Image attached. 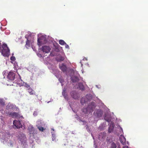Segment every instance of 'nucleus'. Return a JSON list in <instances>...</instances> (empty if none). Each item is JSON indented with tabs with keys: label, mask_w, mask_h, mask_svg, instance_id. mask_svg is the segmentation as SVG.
<instances>
[{
	"label": "nucleus",
	"mask_w": 148,
	"mask_h": 148,
	"mask_svg": "<svg viewBox=\"0 0 148 148\" xmlns=\"http://www.w3.org/2000/svg\"><path fill=\"white\" fill-rule=\"evenodd\" d=\"M70 95L73 99L74 98V92L73 91H72L70 93Z\"/></svg>",
	"instance_id": "22"
},
{
	"label": "nucleus",
	"mask_w": 148,
	"mask_h": 148,
	"mask_svg": "<svg viewBox=\"0 0 148 148\" xmlns=\"http://www.w3.org/2000/svg\"><path fill=\"white\" fill-rule=\"evenodd\" d=\"M42 37H40L39 38H38V45L39 46L43 44V41H45L46 40V39L45 38H44V39H42Z\"/></svg>",
	"instance_id": "10"
},
{
	"label": "nucleus",
	"mask_w": 148,
	"mask_h": 148,
	"mask_svg": "<svg viewBox=\"0 0 148 148\" xmlns=\"http://www.w3.org/2000/svg\"><path fill=\"white\" fill-rule=\"evenodd\" d=\"M50 55H51V56H53V55L51 53H50Z\"/></svg>",
	"instance_id": "35"
},
{
	"label": "nucleus",
	"mask_w": 148,
	"mask_h": 148,
	"mask_svg": "<svg viewBox=\"0 0 148 148\" xmlns=\"http://www.w3.org/2000/svg\"><path fill=\"white\" fill-rule=\"evenodd\" d=\"M60 68L62 71L64 72L66 71L67 68L66 66L64 64H62L60 66Z\"/></svg>",
	"instance_id": "13"
},
{
	"label": "nucleus",
	"mask_w": 148,
	"mask_h": 148,
	"mask_svg": "<svg viewBox=\"0 0 148 148\" xmlns=\"http://www.w3.org/2000/svg\"><path fill=\"white\" fill-rule=\"evenodd\" d=\"M1 43H0V52L1 50Z\"/></svg>",
	"instance_id": "31"
},
{
	"label": "nucleus",
	"mask_w": 148,
	"mask_h": 148,
	"mask_svg": "<svg viewBox=\"0 0 148 148\" xmlns=\"http://www.w3.org/2000/svg\"><path fill=\"white\" fill-rule=\"evenodd\" d=\"M66 93V90L65 89H63L62 92V95L63 96H65V94Z\"/></svg>",
	"instance_id": "25"
},
{
	"label": "nucleus",
	"mask_w": 148,
	"mask_h": 148,
	"mask_svg": "<svg viewBox=\"0 0 148 148\" xmlns=\"http://www.w3.org/2000/svg\"><path fill=\"white\" fill-rule=\"evenodd\" d=\"M114 125L113 123H111L110 124V126L108 128V132H111L114 130Z\"/></svg>",
	"instance_id": "12"
},
{
	"label": "nucleus",
	"mask_w": 148,
	"mask_h": 148,
	"mask_svg": "<svg viewBox=\"0 0 148 148\" xmlns=\"http://www.w3.org/2000/svg\"><path fill=\"white\" fill-rule=\"evenodd\" d=\"M11 115L10 117L13 118H16L18 117L19 114L18 113H17L14 112H12L10 114Z\"/></svg>",
	"instance_id": "11"
},
{
	"label": "nucleus",
	"mask_w": 148,
	"mask_h": 148,
	"mask_svg": "<svg viewBox=\"0 0 148 148\" xmlns=\"http://www.w3.org/2000/svg\"><path fill=\"white\" fill-rule=\"evenodd\" d=\"M13 124L17 128H22V125L19 121L15 120L13 121Z\"/></svg>",
	"instance_id": "6"
},
{
	"label": "nucleus",
	"mask_w": 148,
	"mask_h": 148,
	"mask_svg": "<svg viewBox=\"0 0 148 148\" xmlns=\"http://www.w3.org/2000/svg\"><path fill=\"white\" fill-rule=\"evenodd\" d=\"M71 80L72 81V82L73 83L74 82V79H73V78H71Z\"/></svg>",
	"instance_id": "32"
},
{
	"label": "nucleus",
	"mask_w": 148,
	"mask_h": 148,
	"mask_svg": "<svg viewBox=\"0 0 148 148\" xmlns=\"http://www.w3.org/2000/svg\"><path fill=\"white\" fill-rule=\"evenodd\" d=\"M69 106L72 110L73 112L74 111L73 110V108H74V102L73 101H69Z\"/></svg>",
	"instance_id": "16"
},
{
	"label": "nucleus",
	"mask_w": 148,
	"mask_h": 148,
	"mask_svg": "<svg viewBox=\"0 0 148 148\" xmlns=\"http://www.w3.org/2000/svg\"><path fill=\"white\" fill-rule=\"evenodd\" d=\"M2 47L3 49L1 50L2 54L4 56H8L10 54V51L7 45L4 44L3 45Z\"/></svg>",
	"instance_id": "1"
},
{
	"label": "nucleus",
	"mask_w": 148,
	"mask_h": 148,
	"mask_svg": "<svg viewBox=\"0 0 148 148\" xmlns=\"http://www.w3.org/2000/svg\"><path fill=\"white\" fill-rule=\"evenodd\" d=\"M117 145L113 141L111 142L110 147L111 148H116Z\"/></svg>",
	"instance_id": "15"
},
{
	"label": "nucleus",
	"mask_w": 148,
	"mask_h": 148,
	"mask_svg": "<svg viewBox=\"0 0 148 148\" xmlns=\"http://www.w3.org/2000/svg\"><path fill=\"white\" fill-rule=\"evenodd\" d=\"M25 46L27 48L30 47V41L29 40H27V41H26Z\"/></svg>",
	"instance_id": "17"
},
{
	"label": "nucleus",
	"mask_w": 148,
	"mask_h": 148,
	"mask_svg": "<svg viewBox=\"0 0 148 148\" xmlns=\"http://www.w3.org/2000/svg\"><path fill=\"white\" fill-rule=\"evenodd\" d=\"M0 104L3 106L5 105V103L2 100H0Z\"/></svg>",
	"instance_id": "24"
},
{
	"label": "nucleus",
	"mask_w": 148,
	"mask_h": 148,
	"mask_svg": "<svg viewBox=\"0 0 148 148\" xmlns=\"http://www.w3.org/2000/svg\"><path fill=\"white\" fill-rule=\"evenodd\" d=\"M75 87L79 89L82 90H85L84 86L82 83H78L77 84H76Z\"/></svg>",
	"instance_id": "8"
},
{
	"label": "nucleus",
	"mask_w": 148,
	"mask_h": 148,
	"mask_svg": "<svg viewBox=\"0 0 148 148\" xmlns=\"http://www.w3.org/2000/svg\"><path fill=\"white\" fill-rule=\"evenodd\" d=\"M16 76L15 73L14 71H11L7 75L8 79L11 81L14 80Z\"/></svg>",
	"instance_id": "3"
},
{
	"label": "nucleus",
	"mask_w": 148,
	"mask_h": 148,
	"mask_svg": "<svg viewBox=\"0 0 148 148\" xmlns=\"http://www.w3.org/2000/svg\"><path fill=\"white\" fill-rule=\"evenodd\" d=\"M65 47L66 48H69V46L68 45L66 44H66H65Z\"/></svg>",
	"instance_id": "29"
},
{
	"label": "nucleus",
	"mask_w": 148,
	"mask_h": 148,
	"mask_svg": "<svg viewBox=\"0 0 148 148\" xmlns=\"http://www.w3.org/2000/svg\"><path fill=\"white\" fill-rule=\"evenodd\" d=\"M10 60L12 61H14L15 60L16 58L15 57L12 56L10 58Z\"/></svg>",
	"instance_id": "23"
},
{
	"label": "nucleus",
	"mask_w": 148,
	"mask_h": 148,
	"mask_svg": "<svg viewBox=\"0 0 148 148\" xmlns=\"http://www.w3.org/2000/svg\"><path fill=\"white\" fill-rule=\"evenodd\" d=\"M51 50L50 47L48 46L44 45L42 46L41 48V50L45 53H49Z\"/></svg>",
	"instance_id": "4"
},
{
	"label": "nucleus",
	"mask_w": 148,
	"mask_h": 148,
	"mask_svg": "<svg viewBox=\"0 0 148 148\" xmlns=\"http://www.w3.org/2000/svg\"><path fill=\"white\" fill-rule=\"evenodd\" d=\"M82 61H80V62H81V64L82 66V65H83V64H82Z\"/></svg>",
	"instance_id": "34"
},
{
	"label": "nucleus",
	"mask_w": 148,
	"mask_h": 148,
	"mask_svg": "<svg viewBox=\"0 0 148 148\" xmlns=\"http://www.w3.org/2000/svg\"><path fill=\"white\" fill-rule=\"evenodd\" d=\"M59 43L61 45H64L65 44H66V42L62 40H59Z\"/></svg>",
	"instance_id": "18"
},
{
	"label": "nucleus",
	"mask_w": 148,
	"mask_h": 148,
	"mask_svg": "<svg viewBox=\"0 0 148 148\" xmlns=\"http://www.w3.org/2000/svg\"><path fill=\"white\" fill-rule=\"evenodd\" d=\"M11 113V112H6V114H7L9 116H10L11 115L10 114V113Z\"/></svg>",
	"instance_id": "26"
},
{
	"label": "nucleus",
	"mask_w": 148,
	"mask_h": 148,
	"mask_svg": "<svg viewBox=\"0 0 148 148\" xmlns=\"http://www.w3.org/2000/svg\"><path fill=\"white\" fill-rule=\"evenodd\" d=\"M38 128L40 131L42 132H43L44 130L45 129H44L43 127L40 126L38 127Z\"/></svg>",
	"instance_id": "20"
},
{
	"label": "nucleus",
	"mask_w": 148,
	"mask_h": 148,
	"mask_svg": "<svg viewBox=\"0 0 148 148\" xmlns=\"http://www.w3.org/2000/svg\"><path fill=\"white\" fill-rule=\"evenodd\" d=\"M105 119L107 121H108V122H110L111 121L110 119H106V118H105Z\"/></svg>",
	"instance_id": "27"
},
{
	"label": "nucleus",
	"mask_w": 148,
	"mask_h": 148,
	"mask_svg": "<svg viewBox=\"0 0 148 148\" xmlns=\"http://www.w3.org/2000/svg\"><path fill=\"white\" fill-rule=\"evenodd\" d=\"M64 58H63V57H61V58L60 59V61H63V60H64Z\"/></svg>",
	"instance_id": "28"
},
{
	"label": "nucleus",
	"mask_w": 148,
	"mask_h": 148,
	"mask_svg": "<svg viewBox=\"0 0 148 148\" xmlns=\"http://www.w3.org/2000/svg\"><path fill=\"white\" fill-rule=\"evenodd\" d=\"M123 148H128V147L127 146H125Z\"/></svg>",
	"instance_id": "30"
},
{
	"label": "nucleus",
	"mask_w": 148,
	"mask_h": 148,
	"mask_svg": "<svg viewBox=\"0 0 148 148\" xmlns=\"http://www.w3.org/2000/svg\"><path fill=\"white\" fill-rule=\"evenodd\" d=\"M92 106H91L90 105H89L88 107L86 109H83V111H86V112L85 113V114L88 113V112L90 113V112H92L93 111V108H95V103L92 102L91 103Z\"/></svg>",
	"instance_id": "2"
},
{
	"label": "nucleus",
	"mask_w": 148,
	"mask_h": 148,
	"mask_svg": "<svg viewBox=\"0 0 148 148\" xmlns=\"http://www.w3.org/2000/svg\"><path fill=\"white\" fill-rule=\"evenodd\" d=\"M27 90H28V92L30 95H34L35 94L34 91L32 88H30L27 89Z\"/></svg>",
	"instance_id": "14"
},
{
	"label": "nucleus",
	"mask_w": 148,
	"mask_h": 148,
	"mask_svg": "<svg viewBox=\"0 0 148 148\" xmlns=\"http://www.w3.org/2000/svg\"><path fill=\"white\" fill-rule=\"evenodd\" d=\"M119 139L121 143L123 145H125L126 141V138L123 136H121L119 138Z\"/></svg>",
	"instance_id": "9"
},
{
	"label": "nucleus",
	"mask_w": 148,
	"mask_h": 148,
	"mask_svg": "<svg viewBox=\"0 0 148 148\" xmlns=\"http://www.w3.org/2000/svg\"><path fill=\"white\" fill-rule=\"evenodd\" d=\"M23 85L27 88V89L30 88L29 86L26 83H24Z\"/></svg>",
	"instance_id": "21"
},
{
	"label": "nucleus",
	"mask_w": 148,
	"mask_h": 148,
	"mask_svg": "<svg viewBox=\"0 0 148 148\" xmlns=\"http://www.w3.org/2000/svg\"><path fill=\"white\" fill-rule=\"evenodd\" d=\"M87 60V59L86 58H84L83 59V60Z\"/></svg>",
	"instance_id": "33"
},
{
	"label": "nucleus",
	"mask_w": 148,
	"mask_h": 148,
	"mask_svg": "<svg viewBox=\"0 0 148 148\" xmlns=\"http://www.w3.org/2000/svg\"><path fill=\"white\" fill-rule=\"evenodd\" d=\"M89 97V95H86L85 97H82L80 100V103H81L82 104H83L84 103H86V102H88L89 100H90V99H88Z\"/></svg>",
	"instance_id": "5"
},
{
	"label": "nucleus",
	"mask_w": 148,
	"mask_h": 148,
	"mask_svg": "<svg viewBox=\"0 0 148 148\" xmlns=\"http://www.w3.org/2000/svg\"><path fill=\"white\" fill-rule=\"evenodd\" d=\"M52 139L53 141H55L56 142L58 140H56V138L55 135L54 134H52Z\"/></svg>",
	"instance_id": "19"
},
{
	"label": "nucleus",
	"mask_w": 148,
	"mask_h": 148,
	"mask_svg": "<svg viewBox=\"0 0 148 148\" xmlns=\"http://www.w3.org/2000/svg\"><path fill=\"white\" fill-rule=\"evenodd\" d=\"M51 130H52L53 131H54V130L53 129H52Z\"/></svg>",
	"instance_id": "36"
},
{
	"label": "nucleus",
	"mask_w": 148,
	"mask_h": 148,
	"mask_svg": "<svg viewBox=\"0 0 148 148\" xmlns=\"http://www.w3.org/2000/svg\"><path fill=\"white\" fill-rule=\"evenodd\" d=\"M80 80H82V79L80 76V75L77 71L75 70V82H78Z\"/></svg>",
	"instance_id": "7"
}]
</instances>
